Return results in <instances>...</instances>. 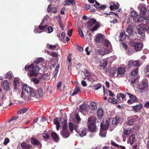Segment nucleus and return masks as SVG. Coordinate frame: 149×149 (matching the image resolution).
I'll return each instance as SVG.
<instances>
[{
    "label": "nucleus",
    "instance_id": "20",
    "mask_svg": "<svg viewBox=\"0 0 149 149\" xmlns=\"http://www.w3.org/2000/svg\"><path fill=\"white\" fill-rule=\"evenodd\" d=\"M52 139L55 142H58L59 138L58 135L55 132H53L51 134Z\"/></svg>",
    "mask_w": 149,
    "mask_h": 149
},
{
    "label": "nucleus",
    "instance_id": "42",
    "mask_svg": "<svg viewBox=\"0 0 149 149\" xmlns=\"http://www.w3.org/2000/svg\"><path fill=\"white\" fill-rule=\"evenodd\" d=\"M130 140H131L130 141V143L131 144H133L134 142L135 141V137L134 135L131 134L130 137Z\"/></svg>",
    "mask_w": 149,
    "mask_h": 149
},
{
    "label": "nucleus",
    "instance_id": "47",
    "mask_svg": "<svg viewBox=\"0 0 149 149\" xmlns=\"http://www.w3.org/2000/svg\"><path fill=\"white\" fill-rule=\"evenodd\" d=\"M13 76L12 73L10 72H8L6 75V77L9 79H11Z\"/></svg>",
    "mask_w": 149,
    "mask_h": 149
},
{
    "label": "nucleus",
    "instance_id": "61",
    "mask_svg": "<svg viewBox=\"0 0 149 149\" xmlns=\"http://www.w3.org/2000/svg\"><path fill=\"white\" fill-rule=\"evenodd\" d=\"M9 142V140L8 138H6L5 139L3 143V144L4 145H6Z\"/></svg>",
    "mask_w": 149,
    "mask_h": 149
},
{
    "label": "nucleus",
    "instance_id": "10",
    "mask_svg": "<svg viewBox=\"0 0 149 149\" xmlns=\"http://www.w3.org/2000/svg\"><path fill=\"white\" fill-rule=\"evenodd\" d=\"M30 141L33 145L36 146L39 148H41L42 144L41 142L36 138L32 137L31 138Z\"/></svg>",
    "mask_w": 149,
    "mask_h": 149
},
{
    "label": "nucleus",
    "instance_id": "44",
    "mask_svg": "<svg viewBox=\"0 0 149 149\" xmlns=\"http://www.w3.org/2000/svg\"><path fill=\"white\" fill-rule=\"evenodd\" d=\"M83 73L86 77H89L91 75L90 72L87 70L84 69L83 71Z\"/></svg>",
    "mask_w": 149,
    "mask_h": 149
},
{
    "label": "nucleus",
    "instance_id": "59",
    "mask_svg": "<svg viewBox=\"0 0 149 149\" xmlns=\"http://www.w3.org/2000/svg\"><path fill=\"white\" fill-rule=\"evenodd\" d=\"M111 144L112 145L118 148H119L120 147V146H119L118 144L116 143L115 142L113 141H111Z\"/></svg>",
    "mask_w": 149,
    "mask_h": 149
},
{
    "label": "nucleus",
    "instance_id": "32",
    "mask_svg": "<svg viewBox=\"0 0 149 149\" xmlns=\"http://www.w3.org/2000/svg\"><path fill=\"white\" fill-rule=\"evenodd\" d=\"M117 70L116 69L111 68L110 71V74L111 77H113L116 74Z\"/></svg>",
    "mask_w": 149,
    "mask_h": 149
},
{
    "label": "nucleus",
    "instance_id": "28",
    "mask_svg": "<svg viewBox=\"0 0 149 149\" xmlns=\"http://www.w3.org/2000/svg\"><path fill=\"white\" fill-rule=\"evenodd\" d=\"M129 81L130 82L131 84H132L134 83H136L137 81V77H130Z\"/></svg>",
    "mask_w": 149,
    "mask_h": 149
},
{
    "label": "nucleus",
    "instance_id": "13",
    "mask_svg": "<svg viewBox=\"0 0 149 149\" xmlns=\"http://www.w3.org/2000/svg\"><path fill=\"white\" fill-rule=\"evenodd\" d=\"M139 120V117L137 115H134L132 116L131 119L128 122V124L130 125H132L134 123L138 121Z\"/></svg>",
    "mask_w": 149,
    "mask_h": 149
},
{
    "label": "nucleus",
    "instance_id": "64",
    "mask_svg": "<svg viewBox=\"0 0 149 149\" xmlns=\"http://www.w3.org/2000/svg\"><path fill=\"white\" fill-rule=\"evenodd\" d=\"M55 124L56 125L60 124V123L58 120V118H56L54 120Z\"/></svg>",
    "mask_w": 149,
    "mask_h": 149
},
{
    "label": "nucleus",
    "instance_id": "24",
    "mask_svg": "<svg viewBox=\"0 0 149 149\" xmlns=\"http://www.w3.org/2000/svg\"><path fill=\"white\" fill-rule=\"evenodd\" d=\"M19 79L18 78H15L14 79L13 81V84L14 85V89L15 90H17L18 89V86L19 84Z\"/></svg>",
    "mask_w": 149,
    "mask_h": 149
},
{
    "label": "nucleus",
    "instance_id": "58",
    "mask_svg": "<svg viewBox=\"0 0 149 149\" xmlns=\"http://www.w3.org/2000/svg\"><path fill=\"white\" fill-rule=\"evenodd\" d=\"M101 87V84H96L94 86V88L95 90H97L99 89Z\"/></svg>",
    "mask_w": 149,
    "mask_h": 149
},
{
    "label": "nucleus",
    "instance_id": "62",
    "mask_svg": "<svg viewBox=\"0 0 149 149\" xmlns=\"http://www.w3.org/2000/svg\"><path fill=\"white\" fill-rule=\"evenodd\" d=\"M79 109L81 111H84L85 110V108L84 107V105L82 104L80 105L79 107Z\"/></svg>",
    "mask_w": 149,
    "mask_h": 149
},
{
    "label": "nucleus",
    "instance_id": "56",
    "mask_svg": "<svg viewBox=\"0 0 149 149\" xmlns=\"http://www.w3.org/2000/svg\"><path fill=\"white\" fill-rule=\"evenodd\" d=\"M133 61L132 60H129L128 62V66L129 68L133 67Z\"/></svg>",
    "mask_w": 149,
    "mask_h": 149
},
{
    "label": "nucleus",
    "instance_id": "36",
    "mask_svg": "<svg viewBox=\"0 0 149 149\" xmlns=\"http://www.w3.org/2000/svg\"><path fill=\"white\" fill-rule=\"evenodd\" d=\"M104 45L107 47H111V44L108 40H104Z\"/></svg>",
    "mask_w": 149,
    "mask_h": 149
},
{
    "label": "nucleus",
    "instance_id": "7",
    "mask_svg": "<svg viewBox=\"0 0 149 149\" xmlns=\"http://www.w3.org/2000/svg\"><path fill=\"white\" fill-rule=\"evenodd\" d=\"M133 27L131 24H130L127 28V31L128 35L127 37L131 39L134 38V36L136 34V33L133 32Z\"/></svg>",
    "mask_w": 149,
    "mask_h": 149
},
{
    "label": "nucleus",
    "instance_id": "50",
    "mask_svg": "<svg viewBox=\"0 0 149 149\" xmlns=\"http://www.w3.org/2000/svg\"><path fill=\"white\" fill-rule=\"evenodd\" d=\"M53 30V28L51 26H47V31L48 33H50L52 32Z\"/></svg>",
    "mask_w": 149,
    "mask_h": 149
},
{
    "label": "nucleus",
    "instance_id": "43",
    "mask_svg": "<svg viewBox=\"0 0 149 149\" xmlns=\"http://www.w3.org/2000/svg\"><path fill=\"white\" fill-rule=\"evenodd\" d=\"M44 59L41 57H39L37 58L35 61V63L36 64H39V63L44 61Z\"/></svg>",
    "mask_w": 149,
    "mask_h": 149
},
{
    "label": "nucleus",
    "instance_id": "35",
    "mask_svg": "<svg viewBox=\"0 0 149 149\" xmlns=\"http://www.w3.org/2000/svg\"><path fill=\"white\" fill-rule=\"evenodd\" d=\"M125 72L124 68H120L118 69L117 71V74H123Z\"/></svg>",
    "mask_w": 149,
    "mask_h": 149
},
{
    "label": "nucleus",
    "instance_id": "60",
    "mask_svg": "<svg viewBox=\"0 0 149 149\" xmlns=\"http://www.w3.org/2000/svg\"><path fill=\"white\" fill-rule=\"evenodd\" d=\"M43 137L44 138L49 139V135L47 133H45L43 134Z\"/></svg>",
    "mask_w": 149,
    "mask_h": 149
},
{
    "label": "nucleus",
    "instance_id": "8",
    "mask_svg": "<svg viewBox=\"0 0 149 149\" xmlns=\"http://www.w3.org/2000/svg\"><path fill=\"white\" fill-rule=\"evenodd\" d=\"M126 93L129 95L130 97V99L127 101V102L129 104H132L138 102V99L136 96L129 93L126 92Z\"/></svg>",
    "mask_w": 149,
    "mask_h": 149
},
{
    "label": "nucleus",
    "instance_id": "11",
    "mask_svg": "<svg viewBox=\"0 0 149 149\" xmlns=\"http://www.w3.org/2000/svg\"><path fill=\"white\" fill-rule=\"evenodd\" d=\"M133 46L135 50L139 51L143 49V45L141 42H136Z\"/></svg>",
    "mask_w": 149,
    "mask_h": 149
},
{
    "label": "nucleus",
    "instance_id": "19",
    "mask_svg": "<svg viewBox=\"0 0 149 149\" xmlns=\"http://www.w3.org/2000/svg\"><path fill=\"white\" fill-rule=\"evenodd\" d=\"M143 107V105L141 104H140L132 107V109L135 112H137L141 109Z\"/></svg>",
    "mask_w": 149,
    "mask_h": 149
},
{
    "label": "nucleus",
    "instance_id": "54",
    "mask_svg": "<svg viewBox=\"0 0 149 149\" xmlns=\"http://www.w3.org/2000/svg\"><path fill=\"white\" fill-rule=\"evenodd\" d=\"M73 125L72 122H70L69 123V127L70 130L71 132H72L73 131Z\"/></svg>",
    "mask_w": 149,
    "mask_h": 149
},
{
    "label": "nucleus",
    "instance_id": "17",
    "mask_svg": "<svg viewBox=\"0 0 149 149\" xmlns=\"http://www.w3.org/2000/svg\"><path fill=\"white\" fill-rule=\"evenodd\" d=\"M2 86L4 90L6 91H8L10 89L9 83L7 80H5L3 81L2 84Z\"/></svg>",
    "mask_w": 149,
    "mask_h": 149
},
{
    "label": "nucleus",
    "instance_id": "12",
    "mask_svg": "<svg viewBox=\"0 0 149 149\" xmlns=\"http://www.w3.org/2000/svg\"><path fill=\"white\" fill-rule=\"evenodd\" d=\"M47 10L48 13L51 12L54 14L56 13L57 12L56 8L54 7L53 4L49 5Z\"/></svg>",
    "mask_w": 149,
    "mask_h": 149
},
{
    "label": "nucleus",
    "instance_id": "49",
    "mask_svg": "<svg viewBox=\"0 0 149 149\" xmlns=\"http://www.w3.org/2000/svg\"><path fill=\"white\" fill-rule=\"evenodd\" d=\"M19 116H13L12 117H11L10 118V119L9 120L8 122H12V121L13 120H17L19 118Z\"/></svg>",
    "mask_w": 149,
    "mask_h": 149
},
{
    "label": "nucleus",
    "instance_id": "15",
    "mask_svg": "<svg viewBox=\"0 0 149 149\" xmlns=\"http://www.w3.org/2000/svg\"><path fill=\"white\" fill-rule=\"evenodd\" d=\"M104 35L102 34H98L95 36V41L97 43H101L103 39Z\"/></svg>",
    "mask_w": 149,
    "mask_h": 149
},
{
    "label": "nucleus",
    "instance_id": "40",
    "mask_svg": "<svg viewBox=\"0 0 149 149\" xmlns=\"http://www.w3.org/2000/svg\"><path fill=\"white\" fill-rule=\"evenodd\" d=\"M37 95L40 97H42L43 95V90L41 88H39L38 90Z\"/></svg>",
    "mask_w": 149,
    "mask_h": 149
},
{
    "label": "nucleus",
    "instance_id": "55",
    "mask_svg": "<svg viewBox=\"0 0 149 149\" xmlns=\"http://www.w3.org/2000/svg\"><path fill=\"white\" fill-rule=\"evenodd\" d=\"M47 47L48 48L51 49H54L56 47V46L55 45H52L49 44H47Z\"/></svg>",
    "mask_w": 149,
    "mask_h": 149
},
{
    "label": "nucleus",
    "instance_id": "27",
    "mask_svg": "<svg viewBox=\"0 0 149 149\" xmlns=\"http://www.w3.org/2000/svg\"><path fill=\"white\" fill-rule=\"evenodd\" d=\"M120 120V117H116L115 118H113L112 121V123L113 125H116L119 122Z\"/></svg>",
    "mask_w": 149,
    "mask_h": 149
},
{
    "label": "nucleus",
    "instance_id": "22",
    "mask_svg": "<svg viewBox=\"0 0 149 149\" xmlns=\"http://www.w3.org/2000/svg\"><path fill=\"white\" fill-rule=\"evenodd\" d=\"M131 132V130L130 128H125L123 127V134L126 136L129 135Z\"/></svg>",
    "mask_w": 149,
    "mask_h": 149
},
{
    "label": "nucleus",
    "instance_id": "18",
    "mask_svg": "<svg viewBox=\"0 0 149 149\" xmlns=\"http://www.w3.org/2000/svg\"><path fill=\"white\" fill-rule=\"evenodd\" d=\"M97 22L95 19L93 18L90 19L88 22V26L91 27L94 24Z\"/></svg>",
    "mask_w": 149,
    "mask_h": 149
},
{
    "label": "nucleus",
    "instance_id": "14",
    "mask_svg": "<svg viewBox=\"0 0 149 149\" xmlns=\"http://www.w3.org/2000/svg\"><path fill=\"white\" fill-rule=\"evenodd\" d=\"M147 86V84L146 82L145 81H142L139 84V88L141 90H143L146 88Z\"/></svg>",
    "mask_w": 149,
    "mask_h": 149
},
{
    "label": "nucleus",
    "instance_id": "5",
    "mask_svg": "<svg viewBox=\"0 0 149 149\" xmlns=\"http://www.w3.org/2000/svg\"><path fill=\"white\" fill-rule=\"evenodd\" d=\"M62 121V125L63 126V130L61 132V134L63 137L65 138L68 137L70 135V133L67 129L68 123L66 118L63 119V120Z\"/></svg>",
    "mask_w": 149,
    "mask_h": 149
},
{
    "label": "nucleus",
    "instance_id": "25",
    "mask_svg": "<svg viewBox=\"0 0 149 149\" xmlns=\"http://www.w3.org/2000/svg\"><path fill=\"white\" fill-rule=\"evenodd\" d=\"M97 104L94 102H91L89 106V109L91 110H93L97 108Z\"/></svg>",
    "mask_w": 149,
    "mask_h": 149
},
{
    "label": "nucleus",
    "instance_id": "45",
    "mask_svg": "<svg viewBox=\"0 0 149 149\" xmlns=\"http://www.w3.org/2000/svg\"><path fill=\"white\" fill-rule=\"evenodd\" d=\"M27 110L28 109L26 108L21 109L18 111L17 113L18 114L23 113L26 112L27 111Z\"/></svg>",
    "mask_w": 149,
    "mask_h": 149
},
{
    "label": "nucleus",
    "instance_id": "53",
    "mask_svg": "<svg viewBox=\"0 0 149 149\" xmlns=\"http://www.w3.org/2000/svg\"><path fill=\"white\" fill-rule=\"evenodd\" d=\"M97 7H97V9L98 10H104L106 8V6L105 5H103L100 6L99 7Z\"/></svg>",
    "mask_w": 149,
    "mask_h": 149
},
{
    "label": "nucleus",
    "instance_id": "52",
    "mask_svg": "<svg viewBox=\"0 0 149 149\" xmlns=\"http://www.w3.org/2000/svg\"><path fill=\"white\" fill-rule=\"evenodd\" d=\"M31 80L32 81H33L34 83L36 84H38L40 81L39 79L35 78H33Z\"/></svg>",
    "mask_w": 149,
    "mask_h": 149
},
{
    "label": "nucleus",
    "instance_id": "46",
    "mask_svg": "<svg viewBox=\"0 0 149 149\" xmlns=\"http://www.w3.org/2000/svg\"><path fill=\"white\" fill-rule=\"evenodd\" d=\"M138 69L136 68L135 70H132L131 72V75L133 76L136 75L138 73Z\"/></svg>",
    "mask_w": 149,
    "mask_h": 149
},
{
    "label": "nucleus",
    "instance_id": "30",
    "mask_svg": "<svg viewBox=\"0 0 149 149\" xmlns=\"http://www.w3.org/2000/svg\"><path fill=\"white\" fill-rule=\"evenodd\" d=\"M147 10L146 8L143 6H142L140 9V12L142 15L144 16L146 15Z\"/></svg>",
    "mask_w": 149,
    "mask_h": 149
},
{
    "label": "nucleus",
    "instance_id": "41",
    "mask_svg": "<svg viewBox=\"0 0 149 149\" xmlns=\"http://www.w3.org/2000/svg\"><path fill=\"white\" fill-rule=\"evenodd\" d=\"M58 21L60 28L62 30H63L64 27L63 26V24L61 20V17L60 16L59 18H58Z\"/></svg>",
    "mask_w": 149,
    "mask_h": 149
},
{
    "label": "nucleus",
    "instance_id": "21",
    "mask_svg": "<svg viewBox=\"0 0 149 149\" xmlns=\"http://www.w3.org/2000/svg\"><path fill=\"white\" fill-rule=\"evenodd\" d=\"M20 146L25 149H29L32 148V146L26 142H22L20 144Z\"/></svg>",
    "mask_w": 149,
    "mask_h": 149
},
{
    "label": "nucleus",
    "instance_id": "23",
    "mask_svg": "<svg viewBox=\"0 0 149 149\" xmlns=\"http://www.w3.org/2000/svg\"><path fill=\"white\" fill-rule=\"evenodd\" d=\"M145 26L141 27V26H138L137 28V31L138 34H143L145 30Z\"/></svg>",
    "mask_w": 149,
    "mask_h": 149
},
{
    "label": "nucleus",
    "instance_id": "26",
    "mask_svg": "<svg viewBox=\"0 0 149 149\" xmlns=\"http://www.w3.org/2000/svg\"><path fill=\"white\" fill-rule=\"evenodd\" d=\"M72 55V54L70 53L68 54V56L67 57V60L68 63V68L69 66H71L72 64V59L71 58Z\"/></svg>",
    "mask_w": 149,
    "mask_h": 149
},
{
    "label": "nucleus",
    "instance_id": "39",
    "mask_svg": "<svg viewBox=\"0 0 149 149\" xmlns=\"http://www.w3.org/2000/svg\"><path fill=\"white\" fill-rule=\"evenodd\" d=\"M86 129L82 130L79 134V136L81 137H83L86 135Z\"/></svg>",
    "mask_w": 149,
    "mask_h": 149
},
{
    "label": "nucleus",
    "instance_id": "34",
    "mask_svg": "<svg viewBox=\"0 0 149 149\" xmlns=\"http://www.w3.org/2000/svg\"><path fill=\"white\" fill-rule=\"evenodd\" d=\"M99 27H100V23H97L96 25L92 28L90 29V30L92 32H94V31L97 30Z\"/></svg>",
    "mask_w": 149,
    "mask_h": 149
},
{
    "label": "nucleus",
    "instance_id": "57",
    "mask_svg": "<svg viewBox=\"0 0 149 149\" xmlns=\"http://www.w3.org/2000/svg\"><path fill=\"white\" fill-rule=\"evenodd\" d=\"M84 79H87L88 81H89L92 82H93L94 81V79L93 77H88L87 78H83Z\"/></svg>",
    "mask_w": 149,
    "mask_h": 149
},
{
    "label": "nucleus",
    "instance_id": "4",
    "mask_svg": "<svg viewBox=\"0 0 149 149\" xmlns=\"http://www.w3.org/2000/svg\"><path fill=\"white\" fill-rule=\"evenodd\" d=\"M110 121V119L106 120L104 123H101L100 124V134L103 137H105L106 136L107 131L108 129L109 126V123Z\"/></svg>",
    "mask_w": 149,
    "mask_h": 149
},
{
    "label": "nucleus",
    "instance_id": "6",
    "mask_svg": "<svg viewBox=\"0 0 149 149\" xmlns=\"http://www.w3.org/2000/svg\"><path fill=\"white\" fill-rule=\"evenodd\" d=\"M130 16L134 17V19L137 23H141L143 21L144 19L143 17L140 15H138L137 12L136 11H131L130 13Z\"/></svg>",
    "mask_w": 149,
    "mask_h": 149
},
{
    "label": "nucleus",
    "instance_id": "3",
    "mask_svg": "<svg viewBox=\"0 0 149 149\" xmlns=\"http://www.w3.org/2000/svg\"><path fill=\"white\" fill-rule=\"evenodd\" d=\"M96 117L91 116L88 119L87 125L89 130L91 132H95L96 130L95 125Z\"/></svg>",
    "mask_w": 149,
    "mask_h": 149
},
{
    "label": "nucleus",
    "instance_id": "16",
    "mask_svg": "<svg viewBox=\"0 0 149 149\" xmlns=\"http://www.w3.org/2000/svg\"><path fill=\"white\" fill-rule=\"evenodd\" d=\"M104 114V113L102 109L99 108L97 111V116L99 119H102Z\"/></svg>",
    "mask_w": 149,
    "mask_h": 149
},
{
    "label": "nucleus",
    "instance_id": "48",
    "mask_svg": "<svg viewBox=\"0 0 149 149\" xmlns=\"http://www.w3.org/2000/svg\"><path fill=\"white\" fill-rule=\"evenodd\" d=\"M133 66L134 67H139V61L138 60L135 61H133Z\"/></svg>",
    "mask_w": 149,
    "mask_h": 149
},
{
    "label": "nucleus",
    "instance_id": "9",
    "mask_svg": "<svg viewBox=\"0 0 149 149\" xmlns=\"http://www.w3.org/2000/svg\"><path fill=\"white\" fill-rule=\"evenodd\" d=\"M47 25L43 26H39L38 28L35 29L34 32L35 33H40L42 32L47 31Z\"/></svg>",
    "mask_w": 149,
    "mask_h": 149
},
{
    "label": "nucleus",
    "instance_id": "33",
    "mask_svg": "<svg viewBox=\"0 0 149 149\" xmlns=\"http://www.w3.org/2000/svg\"><path fill=\"white\" fill-rule=\"evenodd\" d=\"M128 35H126L124 32L120 33V41H122L123 40L126 38V36H127Z\"/></svg>",
    "mask_w": 149,
    "mask_h": 149
},
{
    "label": "nucleus",
    "instance_id": "31",
    "mask_svg": "<svg viewBox=\"0 0 149 149\" xmlns=\"http://www.w3.org/2000/svg\"><path fill=\"white\" fill-rule=\"evenodd\" d=\"M108 64V61L106 59L103 60L102 61L100 64V67L105 68L106 67Z\"/></svg>",
    "mask_w": 149,
    "mask_h": 149
},
{
    "label": "nucleus",
    "instance_id": "1",
    "mask_svg": "<svg viewBox=\"0 0 149 149\" xmlns=\"http://www.w3.org/2000/svg\"><path fill=\"white\" fill-rule=\"evenodd\" d=\"M23 88L26 93H24L23 91L21 92V97L23 98L26 101L30 100L31 97H34L36 96V92L35 90L27 85H24Z\"/></svg>",
    "mask_w": 149,
    "mask_h": 149
},
{
    "label": "nucleus",
    "instance_id": "37",
    "mask_svg": "<svg viewBox=\"0 0 149 149\" xmlns=\"http://www.w3.org/2000/svg\"><path fill=\"white\" fill-rule=\"evenodd\" d=\"M96 50V52L100 55L104 56L106 54L105 52L102 49H98Z\"/></svg>",
    "mask_w": 149,
    "mask_h": 149
},
{
    "label": "nucleus",
    "instance_id": "38",
    "mask_svg": "<svg viewBox=\"0 0 149 149\" xmlns=\"http://www.w3.org/2000/svg\"><path fill=\"white\" fill-rule=\"evenodd\" d=\"M80 89L79 86L76 87L74 91L72 94V95L74 96L77 94L78 92H80Z\"/></svg>",
    "mask_w": 149,
    "mask_h": 149
},
{
    "label": "nucleus",
    "instance_id": "51",
    "mask_svg": "<svg viewBox=\"0 0 149 149\" xmlns=\"http://www.w3.org/2000/svg\"><path fill=\"white\" fill-rule=\"evenodd\" d=\"M78 31L79 33V34L81 37H83L84 36V34L81 29L78 27Z\"/></svg>",
    "mask_w": 149,
    "mask_h": 149
},
{
    "label": "nucleus",
    "instance_id": "63",
    "mask_svg": "<svg viewBox=\"0 0 149 149\" xmlns=\"http://www.w3.org/2000/svg\"><path fill=\"white\" fill-rule=\"evenodd\" d=\"M62 83L60 81L58 82L57 85V89H60L62 85Z\"/></svg>",
    "mask_w": 149,
    "mask_h": 149
},
{
    "label": "nucleus",
    "instance_id": "2",
    "mask_svg": "<svg viewBox=\"0 0 149 149\" xmlns=\"http://www.w3.org/2000/svg\"><path fill=\"white\" fill-rule=\"evenodd\" d=\"M39 67L36 64L31 63L29 65H26L25 67V70L28 71L30 72L29 74H28L29 77H32L36 76L38 75L37 72L39 70Z\"/></svg>",
    "mask_w": 149,
    "mask_h": 149
},
{
    "label": "nucleus",
    "instance_id": "29",
    "mask_svg": "<svg viewBox=\"0 0 149 149\" xmlns=\"http://www.w3.org/2000/svg\"><path fill=\"white\" fill-rule=\"evenodd\" d=\"M64 2L65 3L64 4L65 6L66 5H70L71 4L74 5L75 3L74 0H65Z\"/></svg>",
    "mask_w": 149,
    "mask_h": 149
}]
</instances>
